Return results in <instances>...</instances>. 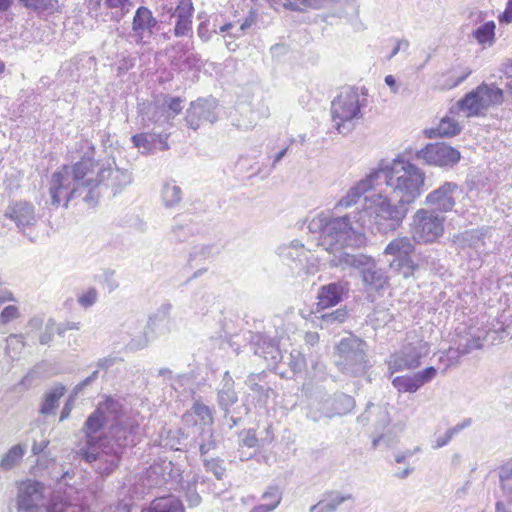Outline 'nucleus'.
Returning a JSON list of instances; mask_svg holds the SVG:
<instances>
[{
  "label": "nucleus",
  "instance_id": "obj_35",
  "mask_svg": "<svg viewBox=\"0 0 512 512\" xmlns=\"http://www.w3.org/2000/svg\"><path fill=\"white\" fill-rule=\"evenodd\" d=\"M195 441L198 444L201 456L204 458L207 453L216 449L217 447V440L214 436L213 430L210 427H202Z\"/></svg>",
  "mask_w": 512,
  "mask_h": 512
},
{
  "label": "nucleus",
  "instance_id": "obj_19",
  "mask_svg": "<svg viewBox=\"0 0 512 512\" xmlns=\"http://www.w3.org/2000/svg\"><path fill=\"white\" fill-rule=\"evenodd\" d=\"M158 24L159 21L148 7H138L132 21V30L137 37V42H142L145 37H151Z\"/></svg>",
  "mask_w": 512,
  "mask_h": 512
},
{
  "label": "nucleus",
  "instance_id": "obj_10",
  "mask_svg": "<svg viewBox=\"0 0 512 512\" xmlns=\"http://www.w3.org/2000/svg\"><path fill=\"white\" fill-rule=\"evenodd\" d=\"M445 217L437 212L421 208L415 212L410 224L411 238L418 244H431L444 234Z\"/></svg>",
  "mask_w": 512,
  "mask_h": 512
},
{
  "label": "nucleus",
  "instance_id": "obj_1",
  "mask_svg": "<svg viewBox=\"0 0 512 512\" xmlns=\"http://www.w3.org/2000/svg\"><path fill=\"white\" fill-rule=\"evenodd\" d=\"M132 183V173L117 167L115 160L95 161L83 156L73 165H63L51 176L49 193L51 205L67 208L71 200L82 198L89 207L98 204L101 188H110L113 195Z\"/></svg>",
  "mask_w": 512,
  "mask_h": 512
},
{
  "label": "nucleus",
  "instance_id": "obj_63",
  "mask_svg": "<svg viewBox=\"0 0 512 512\" xmlns=\"http://www.w3.org/2000/svg\"><path fill=\"white\" fill-rule=\"evenodd\" d=\"M20 316L19 310L14 305L6 306L1 312V322L7 324Z\"/></svg>",
  "mask_w": 512,
  "mask_h": 512
},
{
  "label": "nucleus",
  "instance_id": "obj_4",
  "mask_svg": "<svg viewBox=\"0 0 512 512\" xmlns=\"http://www.w3.org/2000/svg\"><path fill=\"white\" fill-rule=\"evenodd\" d=\"M366 213L353 212L341 217L330 218L322 240V247L331 253L340 252L353 246L365 228Z\"/></svg>",
  "mask_w": 512,
  "mask_h": 512
},
{
  "label": "nucleus",
  "instance_id": "obj_14",
  "mask_svg": "<svg viewBox=\"0 0 512 512\" xmlns=\"http://www.w3.org/2000/svg\"><path fill=\"white\" fill-rule=\"evenodd\" d=\"M219 118V104L213 97L198 98L189 104L185 113V122L193 130L209 123L214 124Z\"/></svg>",
  "mask_w": 512,
  "mask_h": 512
},
{
  "label": "nucleus",
  "instance_id": "obj_34",
  "mask_svg": "<svg viewBox=\"0 0 512 512\" xmlns=\"http://www.w3.org/2000/svg\"><path fill=\"white\" fill-rule=\"evenodd\" d=\"M375 424L374 433L379 434L384 431L391 422L390 414L388 411V404H374L373 403V418Z\"/></svg>",
  "mask_w": 512,
  "mask_h": 512
},
{
  "label": "nucleus",
  "instance_id": "obj_9",
  "mask_svg": "<svg viewBox=\"0 0 512 512\" xmlns=\"http://www.w3.org/2000/svg\"><path fill=\"white\" fill-rule=\"evenodd\" d=\"M504 102V91L494 83L482 82L458 101L461 111L467 112L468 117L483 114L490 107L500 106Z\"/></svg>",
  "mask_w": 512,
  "mask_h": 512
},
{
  "label": "nucleus",
  "instance_id": "obj_32",
  "mask_svg": "<svg viewBox=\"0 0 512 512\" xmlns=\"http://www.w3.org/2000/svg\"><path fill=\"white\" fill-rule=\"evenodd\" d=\"M65 387L63 385H56L50 391H48L45 396L43 403L40 408V413L44 415H48L54 412V410L58 407L60 398L65 393Z\"/></svg>",
  "mask_w": 512,
  "mask_h": 512
},
{
  "label": "nucleus",
  "instance_id": "obj_17",
  "mask_svg": "<svg viewBox=\"0 0 512 512\" xmlns=\"http://www.w3.org/2000/svg\"><path fill=\"white\" fill-rule=\"evenodd\" d=\"M44 485L36 480H26L19 484L17 509L19 512H34L43 503Z\"/></svg>",
  "mask_w": 512,
  "mask_h": 512
},
{
  "label": "nucleus",
  "instance_id": "obj_13",
  "mask_svg": "<svg viewBox=\"0 0 512 512\" xmlns=\"http://www.w3.org/2000/svg\"><path fill=\"white\" fill-rule=\"evenodd\" d=\"M415 158L430 166L452 168L461 158L460 152L444 142L428 143L415 152Z\"/></svg>",
  "mask_w": 512,
  "mask_h": 512
},
{
  "label": "nucleus",
  "instance_id": "obj_22",
  "mask_svg": "<svg viewBox=\"0 0 512 512\" xmlns=\"http://www.w3.org/2000/svg\"><path fill=\"white\" fill-rule=\"evenodd\" d=\"M238 401V395L234 388V380L230 373L226 371L217 390V403L220 409L224 412V417L227 418L230 412V407Z\"/></svg>",
  "mask_w": 512,
  "mask_h": 512
},
{
  "label": "nucleus",
  "instance_id": "obj_31",
  "mask_svg": "<svg viewBox=\"0 0 512 512\" xmlns=\"http://www.w3.org/2000/svg\"><path fill=\"white\" fill-rule=\"evenodd\" d=\"M289 2V7L292 10H302L304 8H312V9H328L332 8L335 3L339 2L340 9L343 7V4L349 2L350 0H287Z\"/></svg>",
  "mask_w": 512,
  "mask_h": 512
},
{
  "label": "nucleus",
  "instance_id": "obj_7",
  "mask_svg": "<svg viewBox=\"0 0 512 512\" xmlns=\"http://www.w3.org/2000/svg\"><path fill=\"white\" fill-rule=\"evenodd\" d=\"M335 364L345 375L351 377H362L370 368L365 341L350 336L341 339L337 345Z\"/></svg>",
  "mask_w": 512,
  "mask_h": 512
},
{
  "label": "nucleus",
  "instance_id": "obj_36",
  "mask_svg": "<svg viewBox=\"0 0 512 512\" xmlns=\"http://www.w3.org/2000/svg\"><path fill=\"white\" fill-rule=\"evenodd\" d=\"M162 200L167 208H173L182 200V191L174 182H167L162 188Z\"/></svg>",
  "mask_w": 512,
  "mask_h": 512
},
{
  "label": "nucleus",
  "instance_id": "obj_16",
  "mask_svg": "<svg viewBox=\"0 0 512 512\" xmlns=\"http://www.w3.org/2000/svg\"><path fill=\"white\" fill-rule=\"evenodd\" d=\"M462 193V189L455 182H444L441 186L426 195L425 203L435 212L446 213L451 211L457 197Z\"/></svg>",
  "mask_w": 512,
  "mask_h": 512
},
{
  "label": "nucleus",
  "instance_id": "obj_56",
  "mask_svg": "<svg viewBox=\"0 0 512 512\" xmlns=\"http://www.w3.org/2000/svg\"><path fill=\"white\" fill-rule=\"evenodd\" d=\"M23 335L22 334H11L6 338V352L9 353L13 350L15 353L21 352L24 347Z\"/></svg>",
  "mask_w": 512,
  "mask_h": 512
},
{
  "label": "nucleus",
  "instance_id": "obj_21",
  "mask_svg": "<svg viewBox=\"0 0 512 512\" xmlns=\"http://www.w3.org/2000/svg\"><path fill=\"white\" fill-rule=\"evenodd\" d=\"M255 355L262 357L267 362V366H273L277 369L281 367V361L284 355L279 349L278 343L268 337H259L255 343Z\"/></svg>",
  "mask_w": 512,
  "mask_h": 512
},
{
  "label": "nucleus",
  "instance_id": "obj_61",
  "mask_svg": "<svg viewBox=\"0 0 512 512\" xmlns=\"http://www.w3.org/2000/svg\"><path fill=\"white\" fill-rule=\"evenodd\" d=\"M193 411L204 422H206V421L212 422V420H213L212 412H211V409L207 405L200 403V402H195L193 405Z\"/></svg>",
  "mask_w": 512,
  "mask_h": 512
},
{
  "label": "nucleus",
  "instance_id": "obj_33",
  "mask_svg": "<svg viewBox=\"0 0 512 512\" xmlns=\"http://www.w3.org/2000/svg\"><path fill=\"white\" fill-rule=\"evenodd\" d=\"M97 408L102 414L108 417V422L110 420L115 421V423L123 422L121 420V416L123 414V406L119 401L108 397L105 401L99 403Z\"/></svg>",
  "mask_w": 512,
  "mask_h": 512
},
{
  "label": "nucleus",
  "instance_id": "obj_50",
  "mask_svg": "<svg viewBox=\"0 0 512 512\" xmlns=\"http://www.w3.org/2000/svg\"><path fill=\"white\" fill-rule=\"evenodd\" d=\"M262 499L267 501L265 505H275L276 509L282 500V490L276 485L269 486L262 494Z\"/></svg>",
  "mask_w": 512,
  "mask_h": 512
},
{
  "label": "nucleus",
  "instance_id": "obj_26",
  "mask_svg": "<svg viewBox=\"0 0 512 512\" xmlns=\"http://www.w3.org/2000/svg\"><path fill=\"white\" fill-rule=\"evenodd\" d=\"M141 512H185L181 500L173 495L157 497Z\"/></svg>",
  "mask_w": 512,
  "mask_h": 512
},
{
  "label": "nucleus",
  "instance_id": "obj_54",
  "mask_svg": "<svg viewBox=\"0 0 512 512\" xmlns=\"http://www.w3.org/2000/svg\"><path fill=\"white\" fill-rule=\"evenodd\" d=\"M98 300V291L91 287L84 293L78 296V303L81 307L87 309L91 306H93Z\"/></svg>",
  "mask_w": 512,
  "mask_h": 512
},
{
  "label": "nucleus",
  "instance_id": "obj_11",
  "mask_svg": "<svg viewBox=\"0 0 512 512\" xmlns=\"http://www.w3.org/2000/svg\"><path fill=\"white\" fill-rule=\"evenodd\" d=\"M414 243L408 236H399L391 240L383 252L385 256L390 257L389 267L404 278L413 276L419 267L412 258L415 251Z\"/></svg>",
  "mask_w": 512,
  "mask_h": 512
},
{
  "label": "nucleus",
  "instance_id": "obj_6",
  "mask_svg": "<svg viewBox=\"0 0 512 512\" xmlns=\"http://www.w3.org/2000/svg\"><path fill=\"white\" fill-rule=\"evenodd\" d=\"M366 99H360L358 89L345 88L331 103V114L334 127L339 134L347 135L355 128V122L362 118V107Z\"/></svg>",
  "mask_w": 512,
  "mask_h": 512
},
{
  "label": "nucleus",
  "instance_id": "obj_20",
  "mask_svg": "<svg viewBox=\"0 0 512 512\" xmlns=\"http://www.w3.org/2000/svg\"><path fill=\"white\" fill-rule=\"evenodd\" d=\"M5 216L14 221L21 230L37 222L35 207L29 202L21 201L10 205L5 211Z\"/></svg>",
  "mask_w": 512,
  "mask_h": 512
},
{
  "label": "nucleus",
  "instance_id": "obj_49",
  "mask_svg": "<svg viewBox=\"0 0 512 512\" xmlns=\"http://www.w3.org/2000/svg\"><path fill=\"white\" fill-rule=\"evenodd\" d=\"M194 6L191 0H180L172 16L176 19H192Z\"/></svg>",
  "mask_w": 512,
  "mask_h": 512
},
{
  "label": "nucleus",
  "instance_id": "obj_51",
  "mask_svg": "<svg viewBox=\"0 0 512 512\" xmlns=\"http://www.w3.org/2000/svg\"><path fill=\"white\" fill-rule=\"evenodd\" d=\"M173 34L175 37H192V19H176Z\"/></svg>",
  "mask_w": 512,
  "mask_h": 512
},
{
  "label": "nucleus",
  "instance_id": "obj_44",
  "mask_svg": "<svg viewBox=\"0 0 512 512\" xmlns=\"http://www.w3.org/2000/svg\"><path fill=\"white\" fill-rule=\"evenodd\" d=\"M135 325L138 329H140L139 334L133 335L131 340L126 345V347L132 351L145 348L149 342L148 332L144 329L142 323L136 322Z\"/></svg>",
  "mask_w": 512,
  "mask_h": 512
},
{
  "label": "nucleus",
  "instance_id": "obj_30",
  "mask_svg": "<svg viewBox=\"0 0 512 512\" xmlns=\"http://www.w3.org/2000/svg\"><path fill=\"white\" fill-rule=\"evenodd\" d=\"M27 451V445L18 443L12 446L1 458L0 468L4 471H9L16 467L22 460Z\"/></svg>",
  "mask_w": 512,
  "mask_h": 512
},
{
  "label": "nucleus",
  "instance_id": "obj_24",
  "mask_svg": "<svg viewBox=\"0 0 512 512\" xmlns=\"http://www.w3.org/2000/svg\"><path fill=\"white\" fill-rule=\"evenodd\" d=\"M328 406V418L346 415L355 407V400L352 396L345 393H335L332 397L324 400Z\"/></svg>",
  "mask_w": 512,
  "mask_h": 512
},
{
  "label": "nucleus",
  "instance_id": "obj_18",
  "mask_svg": "<svg viewBox=\"0 0 512 512\" xmlns=\"http://www.w3.org/2000/svg\"><path fill=\"white\" fill-rule=\"evenodd\" d=\"M349 284L346 281H336L323 285L317 294V312L336 306L348 294Z\"/></svg>",
  "mask_w": 512,
  "mask_h": 512
},
{
  "label": "nucleus",
  "instance_id": "obj_23",
  "mask_svg": "<svg viewBox=\"0 0 512 512\" xmlns=\"http://www.w3.org/2000/svg\"><path fill=\"white\" fill-rule=\"evenodd\" d=\"M167 133H139L133 135L131 140L135 147L142 148L144 152L150 153L153 150H168L169 145Z\"/></svg>",
  "mask_w": 512,
  "mask_h": 512
},
{
  "label": "nucleus",
  "instance_id": "obj_59",
  "mask_svg": "<svg viewBox=\"0 0 512 512\" xmlns=\"http://www.w3.org/2000/svg\"><path fill=\"white\" fill-rule=\"evenodd\" d=\"M73 476L74 471L70 469L64 470L63 465H59V467L55 465L51 471V479L58 483L64 481L66 478L71 479Z\"/></svg>",
  "mask_w": 512,
  "mask_h": 512
},
{
  "label": "nucleus",
  "instance_id": "obj_43",
  "mask_svg": "<svg viewBox=\"0 0 512 512\" xmlns=\"http://www.w3.org/2000/svg\"><path fill=\"white\" fill-rule=\"evenodd\" d=\"M329 217L320 214L311 220L308 221L307 228L309 232L313 234H318V245L322 246V240L324 236V230L326 229V225L328 224Z\"/></svg>",
  "mask_w": 512,
  "mask_h": 512
},
{
  "label": "nucleus",
  "instance_id": "obj_15",
  "mask_svg": "<svg viewBox=\"0 0 512 512\" xmlns=\"http://www.w3.org/2000/svg\"><path fill=\"white\" fill-rule=\"evenodd\" d=\"M429 352L427 342L417 341L403 346L401 351L393 354L388 362L391 372L414 369L420 365V360Z\"/></svg>",
  "mask_w": 512,
  "mask_h": 512
},
{
  "label": "nucleus",
  "instance_id": "obj_29",
  "mask_svg": "<svg viewBox=\"0 0 512 512\" xmlns=\"http://www.w3.org/2000/svg\"><path fill=\"white\" fill-rule=\"evenodd\" d=\"M460 131L461 127L455 119L450 117H444L443 119H441L437 128L426 130L425 133L428 138H434L437 136L452 137L459 134Z\"/></svg>",
  "mask_w": 512,
  "mask_h": 512
},
{
  "label": "nucleus",
  "instance_id": "obj_47",
  "mask_svg": "<svg viewBox=\"0 0 512 512\" xmlns=\"http://www.w3.org/2000/svg\"><path fill=\"white\" fill-rule=\"evenodd\" d=\"M327 411L328 406L323 400L316 404H311L306 412V417L313 422H319L323 418H328V414L326 413Z\"/></svg>",
  "mask_w": 512,
  "mask_h": 512
},
{
  "label": "nucleus",
  "instance_id": "obj_45",
  "mask_svg": "<svg viewBox=\"0 0 512 512\" xmlns=\"http://www.w3.org/2000/svg\"><path fill=\"white\" fill-rule=\"evenodd\" d=\"M481 347L482 340L480 337L465 338L458 342L455 352L457 356H463Z\"/></svg>",
  "mask_w": 512,
  "mask_h": 512
},
{
  "label": "nucleus",
  "instance_id": "obj_41",
  "mask_svg": "<svg viewBox=\"0 0 512 512\" xmlns=\"http://www.w3.org/2000/svg\"><path fill=\"white\" fill-rule=\"evenodd\" d=\"M392 385L400 393H415L419 389L413 375L397 376L392 380Z\"/></svg>",
  "mask_w": 512,
  "mask_h": 512
},
{
  "label": "nucleus",
  "instance_id": "obj_25",
  "mask_svg": "<svg viewBox=\"0 0 512 512\" xmlns=\"http://www.w3.org/2000/svg\"><path fill=\"white\" fill-rule=\"evenodd\" d=\"M375 185V179L372 177L371 172L366 176L365 179L360 180L355 186L350 188L347 194L337 203L336 208L351 207L358 202L362 195L374 188Z\"/></svg>",
  "mask_w": 512,
  "mask_h": 512
},
{
  "label": "nucleus",
  "instance_id": "obj_37",
  "mask_svg": "<svg viewBox=\"0 0 512 512\" xmlns=\"http://www.w3.org/2000/svg\"><path fill=\"white\" fill-rule=\"evenodd\" d=\"M159 98L166 109L169 120L174 119L182 110L184 100L181 97L160 94Z\"/></svg>",
  "mask_w": 512,
  "mask_h": 512
},
{
  "label": "nucleus",
  "instance_id": "obj_3",
  "mask_svg": "<svg viewBox=\"0 0 512 512\" xmlns=\"http://www.w3.org/2000/svg\"><path fill=\"white\" fill-rule=\"evenodd\" d=\"M137 428L138 425L132 421H123L111 426L94 464L98 474L108 476L119 466L124 449L134 442L133 434Z\"/></svg>",
  "mask_w": 512,
  "mask_h": 512
},
{
  "label": "nucleus",
  "instance_id": "obj_55",
  "mask_svg": "<svg viewBox=\"0 0 512 512\" xmlns=\"http://www.w3.org/2000/svg\"><path fill=\"white\" fill-rule=\"evenodd\" d=\"M55 327L56 321L53 318H49L45 324L44 331L39 337L40 344L47 345L53 340L54 333L56 332Z\"/></svg>",
  "mask_w": 512,
  "mask_h": 512
},
{
  "label": "nucleus",
  "instance_id": "obj_38",
  "mask_svg": "<svg viewBox=\"0 0 512 512\" xmlns=\"http://www.w3.org/2000/svg\"><path fill=\"white\" fill-rule=\"evenodd\" d=\"M495 27L496 25L493 21L485 22L474 30L473 36L480 44L488 43L491 45L494 42Z\"/></svg>",
  "mask_w": 512,
  "mask_h": 512
},
{
  "label": "nucleus",
  "instance_id": "obj_40",
  "mask_svg": "<svg viewBox=\"0 0 512 512\" xmlns=\"http://www.w3.org/2000/svg\"><path fill=\"white\" fill-rule=\"evenodd\" d=\"M282 364L289 366L292 374H296L305 367V358L300 351L294 349L288 355H284Z\"/></svg>",
  "mask_w": 512,
  "mask_h": 512
},
{
  "label": "nucleus",
  "instance_id": "obj_60",
  "mask_svg": "<svg viewBox=\"0 0 512 512\" xmlns=\"http://www.w3.org/2000/svg\"><path fill=\"white\" fill-rule=\"evenodd\" d=\"M46 512H73V506L63 500H52L46 507Z\"/></svg>",
  "mask_w": 512,
  "mask_h": 512
},
{
  "label": "nucleus",
  "instance_id": "obj_12",
  "mask_svg": "<svg viewBox=\"0 0 512 512\" xmlns=\"http://www.w3.org/2000/svg\"><path fill=\"white\" fill-rule=\"evenodd\" d=\"M107 423L108 417L96 408L88 416L82 427L86 441L79 449L78 454L85 462L90 463L93 467L101 451L102 443L104 442V437H96L95 434L100 432Z\"/></svg>",
  "mask_w": 512,
  "mask_h": 512
},
{
  "label": "nucleus",
  "instance_id": "obj_48",
  "mask_svg": "<svg viewBox=\"0 0 512 512\" xmlns=\"http://www.w3.org/2000/svg\"><path fill=\"white\" fill-rule=\"evenodd\" d=\"M213 296L210 293L199 291L193 296L192 303L194 309L200 313H204L208 310V307L212 304Z\"/></svg>",
  "mask_w": 512,
  "mask_h": 512
},
{
  "label": "nucleus",
  "instance_id": "obj_57",
  "mask_svg": "<svg viewBox=\"0 0 512 512\" xmlns=\"http://www.w3.org/2000/svg\"><path fill=\"white\" fill-rule=\"evenodd\" d=\"M381 443H384L387 447H391L396 443L395 435H393L391 430H388L386 433L384 431L377 434L372 441L373 448H377Z\"/></svg>",
  "mask_w": 512,
  "mask_h": 512
},
{
  "label": "nucleus",
  "instance_id": "obj_28",
  "mask_svg": "<svg viewBox=\"0 0 512 512\" xmlns=\"http://www.w3.org/2000/svg\"><path fill=\"white\" fill-rule=\"evenodd\" d=\"M266 377V372L262 371L260 373H250L245 380V384L257 395L259 401H266L269 398L271 387L265 381Z\"/></svg>",
  "mask_w": 512,
  "mask_h": 512
},
{
  "label": "nucleus",
  "instance_id": "obj_27",
  "mask_svg": "<svg viewBox=\"0 0 512 512\" xmlns=\"http://www.w3.org/2000/svg\"><path fill=\"white\" fill-rule=\"evenodd\" d=\"M165 109L166 108L163 107L159 95H157L151 103L141 109L142 119L155 124L168 123L170 120Z\"/></svg>",
  "mask_w": 512,
  "mask_h": 512
},
{
  "label": "nucleus",
  "instance_id": "obj_58",
  "mask_svg": "<svg viewBox=\"0 0 512 512\" xmlns=\"http://www.w3.org/2000/svg\"><path fill=\"white\" fill-rule=\"evenodd\" d=\"M460 431H461V427H451V428H449L444 433V435L439 436L436 439L435 443L433 444V448L434 449H439L441 447L446 446L451 441L453 436L456 435L457 433H459Z\"/></svg>",
  "mask_w": 512,
  "mask_h": 512
},
{
  "label": "nucleus",
  "instance_id": "obj_46",
  "mask_svg": "<svg viewBox=\"0 0 512 512\" xmlns=\"http://www.w3.org/2000/svg\"><path fill=\"white\" fill-rule=\"evenodd\" d=\"M171 309L172 305L170 303L162 304L157 310V312L149 318L146 329H149L154 332L155 329L157 328L158 322L168 320Z\"/></svg>",
  "mask_w": 512,
  "mask_h": 512
},
{
  "label": "nucleus",
  "instance_id": "obj_2",
  "mask_svg": "<svg viewBox=\"0 0 512 512\" xmlns=\"http://www.w3.org/2000/svg\"><path fill=\"white\" fill-rule=\"evenodd\" d=\"M376 185L383 181L390 195L399 203L410 207L422 194L425 173L410 160L395 159L391 165L372 171Z\"/></svg>",
  "mask_w": 512,
  "mask_h": 512
},
{
  "label": "nucleus",
  "instance_id": "obj_64",
  "mask_svg": "<svg viewBox=\"0 0 512 512\" xmlns=\"http://www.w3.org/2000/svg\"><path fill=\"white\" fill-rule=\"evenodd\" d=\"M512 478V458L503 463L499 468V482H506Z\"/></svg>",
  "mask_w": 512,
  "mask_h": 512
},
{
  "label": "nucleus",
  "instance_id": "obj_42",
  "mask_svg": "<svg viewBox=\"0 0 512 512\" xmlns=\"http://www.w3.org/2000/svg\"><path fill=\"white\" fill-rule=\"evenodd\" d=\"M352 498L351 494L339 495L335 494L328 501H321L317 505L311 507L310 511L313 512L317 506H320L321 512H334L343 502Z\"/></svg>",
  "mask_w": 512,
  "mask_h": 512
},
{
  "label": "nucleus",
  "instance_id": "obj_52",
  "mask_svg": "<svg viewBox=\"0 0 512 512\" xmlns=\"http://www.w3.org/2000/svg\"><path fill=\"white\" fill-rule=\"evenodd\" d=\"M203 464L206 470L212 472L218 480L222 479L226 469L221 460L218 458H203Z\"/></svg>",
  "mask_w": 512,
  "mask_h": 512
},
{
  "label": "nucleus",
  "instance_id": "obj_5",
  "mask_svg": "<svg viewBox=\"0 0 512 512\" xmlns=\"http://www.w3.org/2000/svg\"><path fill=\"white\" fill-rule=\"evenodd\" d=\"M409 207L399 203H392L387 196L378 194L373 204L368 210L358 211V213H366L365 228L371 230L372 233L387 234L394 232L403 223Z\"/></svg>",
  "mask_w": 512,
  "mask_h": 512
},
{
  "label": "nucleus",
  "instance_id": "obj_8",
  "mask_svg": "<svg viewBox=\"0 0 512 512\" xmlns=\"http://www.w3.org/2000/svg\"><path fill=\"white\" fill-rule=\"evenodd\" d=\"M339 262L358 270L363 286L367 292H381L388 285V276L384 269L380 268L374 258L358 253L350 254L342 252Z\"/></svg>",
  "mask_w": 512,
  "mask_h": 512
},
{
  "label": "nucleus",
  "instance_id": "obj_53",
  "mask_svg": "<svg viewBox=\"0 0 512 512\" xmlns=\"http://www.w3.org/2000/svg\"><path fill=\"white\" fill-rule=\"evenodd\" d=\"M436 375H437L436 368L433 366H429V367H426L425 369L415 373L413 376H414V381H416L418 388H420L424 384L432 381Z\"/></svg>",
  "mask_w": 512,
  "mask_h": 512
},
{
  "label": "nucleus",
  "instance_id": "obj_39",
  "mask_svg": "<svg viewBox=\"0 0 512 512\" xmlns=\"http://www.w3.org/2000/svg\"><path fill=\"white\" fill-rule=\"evenodd\" d=\"M348 318V310L346 308H338L332 312L324 313L320 316L321 326L329 327L332 325L343 324Z\"/></svg>",
  "mask_w": 512,
  "mask_h": 512
},
{
  "label": "nucleus",
  "instance_id": "obj_62",
  "mask_svg": "<svg viewBox=\"0 0 512 512\" xmlns=\"http://www.w3.org/2000/svg\"><path fill=\"white\" fill-rule=\"evenodd\" d=\"M171 234L175 241L183 242L191 235V229L183 225H175L172 228Z\"/></svg>",
  "mask_w": 512,
  "mask_h": 512
}]
</instances>
